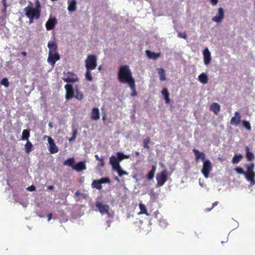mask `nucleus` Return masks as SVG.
Wrapping results in <instances>:
<instances>
[{
  "instance_id": "f257e3e1",
  "label": "nucleus",
  "mask_w": 255,
  "mask_h": 255,
  "mask_svg": "<svg viewBox=\"0 0 255 255\" xmlns=\"http://www.w3.org/2000/svg\"><path fill=\"white\" fill-rule=\"evenodd\" d=\"M118 79L121 83H126L128 85L135 82L128 65H123L120 67L118 72Z\"/></svg>"
},
{
  "instance_id": "f03ea898",
  "label": "nucleus",
  "mask_w": 255,
  "mask_h": 255,
  "mask_svg": "<svg viewBox=\"0 0 255 255\" xmlns=\"http://www.w3.org/2000/svg\"><path fill=\"white\" fill-rule=\"evenodd\" d=\"M41 4L38 0L35 1V7L33 8L28 6L24 8L25 15L28 18H35V19H39L41 13Z\"/></svg>"
},
{
  "instance_id": "7ed1b4c3",
  "label": "nucleus",
  "mask_w": 255,
  "mask_h": 255,
  "mask_svg": "<svg viewBox=\"0 0 255 255\" xmlns=\"http://www.w3.org/2000/svg\"><path fill=\"white\" fill-rule=\"evenodd\" d=\"M168 171L167 169H163L161 172L158 173L156 176L157 181L156 186H162L168 179Z\"/></svg>"
},
{
  "instance_id": "20e7f679",
  "label": "nucleus",
  "mask_w": 255,
  "mask_h": 255,
  "mask_svg": "<svg viewBox=\"0 0 255 255\" xmlns=\"http://www.w3.org/2000/svg\"><path fill=\"white\" fill-rule=\"evenodd\" d=\"M96 208L102 215L107 214L109 218L113 217V213L110 212V207L108 205L104 204L102 202L97 201L95 203Z\"/></svg>"
},
{
  "instance_id": "39448f33",
  "label": "nucleus",
  "mask_w": 255,
  "mask_h": 255,
  "mask_svg": "<svg viewBox=\"0 0 255 255\" xmlns=\"http://www.w3.org/2000/svg\"><path fill=\"white\" fill-rule=\"evenodd\" d=\"M97 58L95 55H89L85 60L86 70H94L97 66Z\"/></svg>"
},
{
  "instance_id": "423d86ee",
  "label": "nucleus",
  "mask_w": 255,
  "mask_h": 255,
  "mask_svg": "<svg viewBox=\"0 0 255 255\" xmlns=\"http://www.w3.org/2000/svg\"><path fill=\"white\" fill-rule=\"evenodd\" d=\"M64 76L62 78L63 81L67 83H76L79 81V78L78 76L71 72H68L67 73H63Z\"/></svg>"
},
{
  "instance_id": "0eeeda50",
  "label": "nucleus",
  "mask_w": 255,
  "mask_h": 255,
  "mask_svg": "<svg viewBox=\"0 0 255 255\" xmlns=\"http://www.w3.org/2000/svg\"><path fill=\"white\" fill-rule=\"evenodd\" d=\"M212 170V165L211 161L208 159L204 160L203 161V167L201 170V172L206 178L209 177V174Z\"/></svg>"
},
{
  "instance_id": "6e6552de",
  "label": "nucleus",
  "mask_w": 255,
  "mask_h": 255,
  "mask_svg": "<svg viewBox=\"0 0 255 255\" xmlns=\"http://www.w3.org/2000/svg\"><path fill=\"white\" fill-rule=\"evenodd\" d=\"M66 90L65 98L66 100L72 99L74 96V92L73 86L71 84H66L64 86Z\"/></svg>"
},
{
  "instance_id": "1a4fd4ad",
  "label": "nucleus",
  "mask_w": 255,
  "mask_h": 255,
  "mask_svg": "<svg viewBox=\"0 0 255 255\" xmlns=\"http://www.w3.org/2000/svg\"><path fill=\"white\" fill-rule=\"evenodd\" d=\"M60 58L59 54L57 52L52 53L48 54V62L52 66H54L55 62Z\"/></svg>"
},
{
  "instance_id": "9d476101",
  "label": "nucleus",
  "mask_w": 255,
  "mask_h": 255,
  "mask_svg": "<svg viewBox=\"0 0 255 255\" xmlns=\"http://www.w3.org/2000/svg\"><path fill=\"white\" fill-rule=\"evenodd\" d=\"M57 23V19L55 17H50L45 24V27L47 30H51L54 28Z\"/></svg>"
},
{
  "instance_id": "9b49d317",
  "label": "nucleus",
  "mask_w": 255,
  "mask_h": 255,
  "mask_svg": "<svg viewBox=\"0 0 255 255\" xmlns=\"http://www.w3.org/2000/svg\"><path fill=\"white\" fill-rule=\"evenodd\" d=\"M224 16L225 15L223 8L220 7L218 8V15L214 16L212 18V21L218 23L221 22L224 18Z\"/></svg>"
},
{
  "instance_id": "f8f14e48",
  "label": "nucleus",
  "mask_w": 255,
  "mask_h": 255,
  "mask_svg": "<svg viewBox=\"0 0 255 255\" xmlns=\"http://www.w3.org/2000/svg\"><path fill=\"white\" fill-rule=\"evenodd\" d=\"M241 115L238 112L235 113V116L232 117L230 120V124L233 126H237L241 122Z\"/></svg>"
},
{
  "instance_id": "ddd939ff",
  "label": "nucleus",
  "mask_w": 255,
  "mask_h": 255,
  "mask_svg": "<svg viewBox=\"0 0 255 255\" xmlns=\"http://www.w3.org/2000/svg\"><path fill=\"white\" fill-rule=\"evenodd\" d=\"M48 142L49 143V151L51 153H57L58 151V147L56 146L54 140L49 137L48 138Z\"/></svg>"
},
{
  "instance_id": "4468645a",
  "label": "nucleus",
  "mask_w": 255,
  "mask_h": 255,
  "mask_svg": "<svg viewBox=\"0 0 255 255\" xmlns=\"http://www.w3.org/2000/svg\"><path fill=\"white\" fill-rule=\"evenodd\" d=\"M204 62L205 65L209 64L211 60V53L207 48H206L203 51Z\"/></svg>"
},
{
  "instance_id": "2eb2a0df",
  "label": "nucleus",
  "mask_w": 255,
  "mask_h": 255,
  "mask_svg": "<svg viewBox=\"0 0 255 255\" xmlns=\"http://www.w3.org/2000/svg\"><path fill=\"white\" fill-rule=\"evenodd\" d=\"M193 152L194 153L195 156V160L196 162H198L199 159L204 160L205 158V154L204 152H200L198 149L194 148Z\"/></svg>"
},
{
  "instance_id": "dca6fc26",
  "label": "nucleus",
  "mask_w": 255,
  "mask_h": 255,
  "mask_svg": "<svg viewBox=\"0 0 255 255\" xmlns=\"http://www.w3.org/2000/svg\"><path fill=\"white\" fill-rule=\"evenodd\" d=\"M86 168L85 161H81L73 166V169L78 172L82 171Z\"/></svg>"
},
{
  "instance_id": "f3484780",
  "label": "nucleus",
  "mask_w": 255,
  "mask_h": 255,
  "mask_svg": "<svg viewBox=\"0 0 255 255\" xmlns=\"http://www.w3.org/2000/svg\"><path fill=\"white\" fill-rule=\"evenodd\" d=\"M47 47L49 49L48 54L52 53L57 52V45L54 41H49L47 44Z\"/></svg>"
},
{
  "instance_id": "a211bd4d",
  "label": "nucleus",
  "mask_w": 255,
  "mask_h": 255,
  "mask_svg": "<svg viewBox=\"0 0 255 255\" xmlns=\"http://www.w3.org/2000/svg\"><path fill=\"white\" fill-rule=\"evenodd\" d=\"M145 53L149 58L154 60L157 59L160 56V53H155L148 50H146Z\"/></svg>"
},
{
  "instance_id": "6ab92c4d",
  "label": "nucleus",
  "mask_w": 255,
  "mask_h": 255,
  "mask_svg": "<svg viewBox=\"0 0 255 255\" xmlns=\"http://www.w3.org/2000/svg\"><path fill=\"white\" fill-rule=\"evenodd\" d=\"M254 163H252L247 166V171L246 172V177L255 174V172L254 171Z\"/></svg>"
},
{
  "instance_id": "aec40b11",
  "label": "nucleus",
  "mask_w": 255,
  "mask_h": 255,
  "mask_svg": "<svg viewBox=\"0 0 255 255\" xmlns=\"http://www.w3.org/2000/svg\"><path fill=\"white\" fill-rule=\"evenodd\" d=\"M254 163H252L247 166V171L246 172V177L255 174V172L254 171Z\"/></svg>"
},
{
  "instance_id": "412c9836",
  "label": "nucleus",
  "mask_w": 255,
  "mask_h": 255,
  "mask_svg": "<svg viewBox=\"0 0 255 255\" xmlns=\"http://www.w3.org/2000/svg\"><path fill=\"white\" fill-rule=\"evenodd\" d=\"M210 110L213 112L215 114L218 115L221 110V107L219 104L217 103H212L210 108Z\"/></svg>"
},
{
  "instance_id": "4be33fe9",
  "label": "nucleus",
  "mask_w": 255,
  "mask_h": 255,
  "mask_svg": "<svg viewBox=\"0 0 255 255\" xmlns=\"http://www.w3.org/2000/svg\"><path fill=\"white\" fill-rule=\"evenodd\" d=\"M91 119L97 121L100 119V112L98 108H94L91 114Z\"/></svg>"
},
{
  "instance_id": "5701e85b",
  "label": "nucleus",
  "mask_w": 255,
  "mask_h": 255,
  "mask_svg": "<svg viewBox=\"0 0 255 255\" xmlns=\"http://www.w3.org/2000/svg\"><path fill=\"white\" fill-rule=\"evenodd\" d=\"M246 156L248 161H252L255 158L254 154L250 151V148L248 146L245 147Z\"/></svg>"
},
{
  "instance_id": "b1692460",
  "label": "nucleus",
  "mask_w": 255,
  "mask_h": 255,
  "mask_svg": "<svg viewBox=\"0 0 255 255\" xmlns=\"http://www.w3.org/2000/svg\"><path fill=\"white\" fill-rule=\"evenodd\" d=\"M156 170V165H153L151 167V169L149 171L147 175V178L148 180H151L154 176V174Z\"/></svg>"
},
{
  "instance_id": "393cba45",
  "label": "nucleus",
  "mask_w": 255,
  "mask_h": 255,
  "mask_svg": "<svg viewBox=\"0 0 255 255\" xmlns=\"http://www.w3.org/2000/svg\"><path fill=\"white\" fill-rule=\"evenodd\" d=\"M161 94L164 96L165 103L166 104L169 103L170 100L169 98V93L166 88H163L161 91Z\"/></svg>"
},
{
  "instance_id": "a878e982",
  "label": "nucleus",
  "mask_w": 255,
  "mask_h": 255,
  "mask_svg": "<svg viewBox=\"0 0 255 255\" xmlns=\"http://www.w3.org/2000/svg\"><path fill=\"white\" fill-rule=\"evenodd\" d=\"M76 9V0H72L70 1L68 6V10L69 11L72 12L75 11Z\"/></svg>"
},
{
  "instance_id": "bb28decb",
  "label": "nucleus",
  "mask_w": 255,
  "mask_h": 255,
  "mask_svg": "<svg viewBox=\"0 0 255 255\" xmlns=\"http://www.w3.org/2000/svg\"><path fill=\"white\" fill-rule=\"evenodd\" d=\"M199 81L202 84H206L208 81L207 75L205 73H202L198 76Z\"/></svg>"
},
{
  "instance_id": "cd10ccee",
  "label": "nucleus",
  "mask_w": 255,
  "mask_h": 255,
  "mask_svg": "<svg viewBox=\"0 0 255 255\" xmlns=\"http://www.w3.org/2000/svg\"><path fill=\"white\" fill-rule=\"evenodd\" d=\"M243 156L241 154L235 155L232 159V162L234 164H237L243 159Z\"/></svg>"
},
{
  "instance_id": "c85d7f7f",
  "label": "nucleus",
  "mask_w": 255,
  "mask_h": 255,
  "mask_svg": "<svg viewBox=\"0 0 255 255\" xmlns=\"http://www.w3.org/2000/svg\"><path fill=\"white\" fill-rule=\"evenodd\" d=\"M158 74L159 76V79L161 81H165L166 80L165 71L162 68L157 69Z\"/></svg>"
},
{
  "instance_id": "c756f323",
  "label": "nucleus",
  "mask_w": 255,
  "mask_h": 255,
  "mask_svg": "<svg viewBox=\"0 0 255 255\" xmlns=\"http://www.w3.org/2000/svg\"><path fill=\"white\" fill-rule=\"evenodd\" d=\"M93 188H95L98 190H101L102 188V184L99 180H94L92 184Z\"/></svg>"
},
{
  "instance_id": "7c9ffc66",
  "label": "nucleus",
  "mask_w": 255,
  "mask_h": 255,
  "mask_svg": "<svg viewBox=\"0 0 255 255\" xmlns=\"http://www.w3.org/2000/svg\"><path fill=\"white\" fill-rule=\"evenodd\" d=\"M139 207L140 211L138 214H145L147 216L148 215V214L147 212L146 207L144 204L139 203Z\"/></svg>"
},
{
  "instance_id": "2f4dec72",
  "label": "nucleus",
  "mask_w": 255,
  "mask_h": 255,
  "mask_svg": "<svg viewBox=\"0 0 255 255\" xmlns=\"http://www.w3.org/2000/svg\"><path fill=\"white\" fill-rule=\"evenodd\" d=\"M74 162L75 160L74 158H69L64 162L63 164L64 165H67L69 167H72L73 168V166L74 165Z\"/></svg>"
},
{
  "instance_id": "473e14b6",
  "label": "nucleus",
  "mask_w": 255,
  "mask_h": 255,
  "mask_svg": "<svg viewBox=\"0 0 255 255\" xmlns=\"http://www.w3.org/2000/svg\"><path fill=\"white\" fill-rule=\"evenodd\" d=\"M33 145L32 143L29 141L27 140V142L25 144V152L27 153H29L32 150Z\"/></svg>"
},
{
  "instance_id": "72a5a7b5",
  "label": "nucleus",
  "mask_w": 255,
  "mask_h": 255,
  "mask_svg": "<svg viewBox=\"0 0 255 255\" xmlns=\"http://www.w3.org/2000/svg\"><path fill=\"white\" fill-rule=\"evenodd\" d=\"M30 135L29 130L28 129H24L22 131L21 139L28 140Z\"/></svg>"
},
{
  "instance_id": "f704fd0d",
  "label": "nucleus",
  "mask_w": 255,
  "mask_h": 255,
  "mask_svg": "<svg viewBox=\"0 0 255 255\" xmlns=\"http://www.w3.org/2000/svg\"><path fill=\"white\" fill-rule=\"evenodd\" d=\"M117 158L119 160V161H122L124 159H128L129 158V155L124 154L121 152H118L117 153Z\"/></svg>"
},
{
  "instance_id": "c9c22d12",
  "label": "nucleus",
  "mask_w": 255,
  "mask_h": 255,
  "mask_svg": "<svg viewBox=\"0 0 255 255\" xmlns=\"http://www.w3.org/2000/svg\"><path fill=\"white\" fill-rule=\"evenodd\" d=\"M129 87L130 88L131 90H132V92L131 93V96L133 97L137 95V92L136 91L135 89V82L130 84L128 85Z\"/></svg>"
},
{
  "instance_id": "e433bc0d",
  "label": "nucleus",
  "mask_w": 255,
  "mask_h": 255,
  "mask_svg": "<svg viewBox=\"0 0 255 255\" xmlns=\"http://www.w3.org/2000/svg\"><path fill=\"white\" fill-rule=\"evenodd\" d=\"M120 163L119 160L118 159L117 157L114 155H112L110 157V163L112 165L114 164H116Z\"/></svg>"
},
{
  "instance_id": "4c0bfd02",
  "label": "nucleus",
  "mask_w": 255,
  "mask_h": 255,
  "mask_svg": "<svg viewBox=\"0 0 255 255\" xmlns=\"http://www.w3.org/2000/svg\"><path fill=\"white\" fill-rule=\"evenodd\" d=\"M150 142V138L149 137H147L144 139L143 141V146L145 148L148 149L149 148L148 144Z\"/></svg>"
},
{
  "instance_id": "58836bf2",
  "label": "nucleus",
  "mask_w": 255,
  "mask_h": 255,
  "mask_svg": "<svg viewBox=\"0 0 255 255\" xmlns=\"http://www.w3.org/2000/svg\"><path fill=\"white\" fill-rule=\"evenodd\" d=\"M255 174L246 177V179L251 182V185H255Z\"/></svg>"
},
{
  "instance_id": "ea45409f",
  "label": "nucleus",
  "mask_w": 255,
  "mask_h": 255,
  "mask_svg": "<svg viewBox=\"0 0 255 255\" xmlns=\"http://www.w3.org/2000/svg\"><path fill=\"white\" fill-rule=\"evenodd\" d=\"M75 97L77 99L79 100H82L84 98V95L82 92L79 90H77L76 94Z\"/></svg>"
},
{
  "instance_id": "a19ab883",
  "label": "nucleus",
  "mask_w": 255,
  "mask_h": 255,
  "mask_svg": "<svg viewBox=\"0 0 255 255\" xmlns=\"http://www.w3.org/2000/svg\"><path fill=\"white\" fill-rule=\"evenodd\" d=\"M243 126L248 130L250 131L252 129L250 123L248 121H243Z\"/></svg>"
},
{
  "instance_id": "79ce46f5",
  "label": "nucleus",
  "mask_w": 255,
  "mask_h": 255,
  "mask_svg": "<svg viewBox=\"0 0 255 255\" xmlns=\"http://www.w3.org/2000/svg\"><path fill=\"white\" fill-rule=\"evenodd\" d=\"M91 70H86L85 74L86 79L89 81H92L93 80V77L91 74Z\"/></svg>"
},
{
  "instance_id": "37998d69",
  "label": "nucleus",
  "mask_w": 255,
  "mask_h": 255,
  "mask_svg": "<svg viewBox=\"0 0 255 255\" xmlns=\"http://www.w3.org/2000/svg\"><path fill=\"white\" fill-rule=\"evenodd\" d=\"M0 84L4 86L5 87H8L9 86V82L8 79L6 78H3L0 82Z\"/></svg>"
},
{
  "instance_id": "c03bdc74",
  "label": "nucleus",
  "mask_w": 255,
  "mask_h": 255,
  "mask_svg": "<svg viewBox=\"0 0 255 255\" xmlns=\"http://www.w3.org/2000/svg\"><path fill=\"white\" fill-rule=\"evenodd\" d=\"M235 170L238 173L244 174L246 176V172L244 171L242 167H237Z\"/></svg>"
},
{
  "instance_id": "a18cd8bd",
  "label": "nucleus",
  "mask_w": 255,
  "mask_h": 255,
  "mask_svg": "<svg viewBox=\"0 0 255 255\" xmlns=\"http://www.w3.org/2000/svg\"><path fill=\"white\" fill-rule=\"evenodd\" d=\"M119 175L120 176H122L124 175H127L128 173L126 171H123L121 167H120L117 171Z\"/></svg>"
},
{
  "instance_id": "49530a36",
  "label": "nucleus",
  "mask_w": 255,
  "mask_h": 255,
  "mask_svg": "<svg viewBox=\"0 0 255 255\" xmlns=\"http://www.w3.org/2000/svg\"><path fill=\"white\" fill-rule=\"evenodd\" d=\"M101 184L103 183H110V180L108 177H104L99 179Z\"/></svg>"
},
{
  "instance_id": "de8ad7c7",
  "label": "nucleus",
  "mask_w": 255,
  "mask_h": 255,
  "mask_svg": "<svg viewBox=\"0 0 255 255\" xmlns=\"http://www.w3.org/2000/svg\"><path fill=\"white\" fill-rule=\"evenodd\" d=\"M219 202L218 201H216L214 202L212 204V207L210 208H206L205 209V212H210L212 209H213L215 206H216L218 204Z\"/></svg>"
},
{
  "instance_id": "09e8293b",
  "label": "nucleus",
  "mask_w": 255,
  "mask_h": 255,
  "mask_svg": "<svg viewBox=\"0 0 255 255\" xmlns=\"http://www.w3.org/2000/svg\"><path fill=\"white\" fill-rule=\"evenodd\" d=\"M178 37H180V38H184L185 39H186L187 38V34H186L185 32L178 33Z\"/></svg>"
},
{
  "instance_id": "8fccbe9b",
  "label": "nucleus",
  "mask_w": 255,
  "mask_h": 255,
  "mask_svg": "<svg viewBox=\"0 0 255 255\" xmlns=\"http://www.w3.org/2000/svg\"><path fill=\"white\" fill-rule=\"evenodd\" d=\"M95 157L97 160L100 161L101 165L104 166L105 165L104 159L103 158H100L97 154L95 155Z\"/></svg>"
},
{
  "instance_id": "3c124183",
  "label": "nucleus",
  "mask_w": 255,
  "mask_h": 255,
  "mask_svg": "<svg viewBox=\"0 0 255 255\" xmlns=\"http://www.w3.org/2000/svg\"><path fill=\"white\" fill-rule=\"evenodd\" d=\"M112 166V168L113 170H116V171L120 168L121 167L120 163L114 164L111 165Z\"/></svg>"
},
{
  "instance_id": "603ef678",
  "label": "nucleus",
  "mask_w": 255,
  "mask_h": 255,
  "mask_svg": "<svg viewBox=\"0 0 255 255\" xmlns=\"http://www.w3.org/2000/svg\"><path fill=\"white\" fill-rule=\"evenodd\" d=\"M76 135H77V130H74L73 132V134H72V136L70 138V139H69V140L70 141H72L73 140H74L76 137Z\"/></svg>"
},
{
  "instance_id": "864d4df0",
  "label": "nucleus",
  "mask_w": 255,
  "mask_h": 255,
  "mask_svg": "<svg viewBox=\"0 0 255 255\" xmlns=\"http://www.w3.org/2000/svg\"><path fill=\"white\" fill-rule=\"evenodd\" d=\"M6 0H2V3L3 6V8L2 9V12L3 13L5 12L6 9V7H7Z\"/></svg>"
},
{
  "instance_id": "5fc2aeb1",
  "label": "nucleus",
  "mask_w": 255,
  "mask_h": 255,
  "mask_svg": "<svg viewBox=\"0 0 255 255\" xmlns=\"http://www.w3.org/2000/svg\"><path fill=\"white\" fill-rule=\"evenodd\" d=\"M27 190L30 191H34L36 190V187L34 185H31L27 187Z\"/></svg>"
},
{
  "instance_id": "6e6d98bb",
  "label": "nucleus",
  "mask_w": 255,
  "mask_h": 255,
  "mask_svg": "<svg viewBox=\"0 0 255 255\" xmlns=\"http://www.w3.org/2000/svg\"><path fill=\"white\" fill-rule=\"evenodd\" d=\"M212 5H216L218 2V0H210Z\"/></svg>"
},
{
  "instance_id": "4d7b16f0",
  "label": "nucleus",
  "mask_w": 255,
  "mask_h": 255,
  "mask_svg": "<svg viewBox=\"0 0 255 255\" xmlns=\"http://www.w3.org/2000/svg\"><path fill=\"white\" fill-rule=\"evenodd\" d=\"M52 216V213H49L47 215L48 221H49L51 219Z\"/></svg>"
},
{
  "instance_id": "13d9d810",
  "label": "nucleus",
  "mask_w": 255,
  "mask_h": 255,
  "mask_svg": "<svg viewBox=\"0 0 255 255\" xmlns=\"http://www.w3.org/2000/svg\"><path fill=\"white\" fill-rule=\"evenodd\" d=\"M29 18V23H32L33 22V19H35V18Z\"/></svg>"
},
{
  "instance_id": "bf43d9fd",
  "label": "nucleus",
  "mask_w": 255,
  "mask_h": 255,
  "mask_svg": "<svg viewBox=\"0 0 255 255\" xmlns=\"http://www.w3.org/2000/svg\"><path fill=\"white\" fill-rule=\"evenodd\" d=\"M48 189L49 190H53L54 189V186L52 185H50L48 186Z\"/></svg>"
},
{
  "instance_id": "052dcab7",
  "label": "nucleus",
  "mask_w": 255,
  "mask_h": 255,
  "mask_svg": "<svg viewBox=\"0 0 255 255\" xmlns=\"http://www.w3.org/2000/svg\"><path fill=\"white\" fill-rule=\"evenodd\" d=\"M21 54L23 56H26V52H24V51H23L21 52Z\"/></svg>"
},
{
  "instance_id": "680f3d73",
  "label": "nucleus",
  "mask_w": 255,
  "mask_h": 255,
  "mask_svg": "<svg viewBox=\"0 0 255 255\" xmlns=\"http://www.w3.org/2000/svg\"><path fill=\"white\" fill-rule=\"evenodd\" d=\"M80 194L81 193L79 191H76L75 193V195L76 196H79Z\"/></svg>"
},
{
  "instance_id": "e2e57ef3",
  "label": "nucleus",
  "mask_w": 255,
  "mask_h": 255,
  "mask_svg": "<svg viewBox=\"0 0 255 255\" xmlns=\"http://www.w3.org/2000/svg\"><path fill=\"white\" fill-rule=\"evenodd\" d=\"M135 154L137 156H139V155L140 153H139V152L138 151H135Z\"/></svg>"
},
{
  "instance_id": "0e129e2a",
  "label": "nucleus",
  "mask_w": 255,
  "mask_h": 255,
  "mask_svg": "<svg viewBox=\"0 0 255 255\" xmlns=\"http://www.w3.org/2000/svg\"><path fill=\"white\" fill-rule=\"evenodd\" d=\"M102 119L103 121H105V120H106V115L105 114L104 116H103Z\"/></svg>"
},
{
  "instance_id": "69168bd1",
  "label": "nucleus",
  "mask_w": 255,
  "mask_h": 255,
  "mask_svg": "<svg viewBox=\"0 0 255 255\" xmlns=\"http://www.w3.org/2000/svg\"><path fill=\"white\" fill-rule=\"evenodd\" d=\"M115 179L116 180H117V181H119V182L120 181V179H119V178L118 177H116L115 178Z\"/></svg>"
},
{
  "instance_id": "338daca9",
  "label": "nucleus",
  "mask_w": 255,
  "mask_h": 255,
  "mask_svg": "<svg viewBox=\"0 0 255 255\" xmlns=\"http://www.w3.org/2000/svg\"><path fill=\"white\" fill-rule=\"evenodd\" d=\"M107 224H108V227H110V223L109 221H107Z\"/></svg>"
},
{
  "instance_id": "774afa93",
  "label": "nucleus",
  "mask_w": 255,
  "mask_h": 255,
  "mask_svg": "<svg viewBox=\"0 0 255 255\" xmlns=\"http://www.w3.org/2000/svg\"><path fill=\"white\" fill-rule=\"evenodd\" d=\"M101 66H100V67H99V70H101Z\"/></svg>"
}]
</instances>
